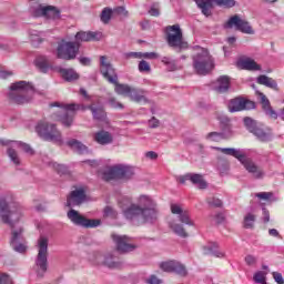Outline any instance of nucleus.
Masks as SVG:
<instances>
[{
	"instance_id": "f257e3e1",
	"label": "nucleus",
	"mask_w": 284,
	"mask_h": 284,
	"mask_svg": "<svg viewBox=\"0 0 284 284\" xmlns=\"http://www.w3.org/2000/svg\"><path fill=\"white\" fill-rule=\"evenodd\" d=\"M123 215L131 221L133 225H141V223H154L159 219V210L156 209V201L151 195H139L136 204L128 196H121L118 201Z\"/></svg>"
},
{
	"instance_id": "f03ea898",
	"label": "nucleus",
	"mask_w": 284,
	"mask_h": 284,
	"mask_svg": "<svg viewBox=\"0 0 284 284\" xmlns=\"http://www.w3.org/2000/svg\"><path fill=\"white\" fill-rule=\"evenodd\" d=\"M100 71L109 83H114L116 94H121L122 97H129V99H131V101H134L135 103H148V100L145 99V95H143V92L141 90L130 87L128 84H121L116 82L119 80L116 71H114L112 64L108 62V58H105V55L100 57Z\"/></svg>"
},
{
	"instance_id": "7ed1b4c3",
	"label": "nucleus",
	"mask_w": 284,
	"mask_h": 284,
	"mask_svg": "<svg viewBox=\"0 0 284 284\" xmlns=\"http://www.w3.org/2000/svg\"><path fill=\"white\" fill-rule=\"evenodd\" d=\"M22 219L23 206L14 202L12 194L0 195V221L6 223V225H10L12 230H17L14 225L19 223V221H22Z\"/></svg>"
},
{
	"instance_id": "20e7f679",
	"label": "nucleus",
	"mask_w": 284,
	"mask_h": 284,
	"mask_svg": "<svg viewBox=\"0 0 284 284\" xmlns=\"http://www.w3.org/2000/svg\"><path fill=\"white\" fill-rule=\"evenodd\" d=\"M91 110L93 119L97 121H105V111L101 106H84L81 104H63L58 110V115L54 116L55 121H61L62 125L70 128L72 125L73 115L77 110Z\"/></svg>"
},
{
	"instance_id": "39448f33",
	"label": "nucleus",
	"mask_w": 284,
	"mask_h": 284,
	"mask_svg": "<svg viewBox=\"0 0 284 284\" xmlns=\"http://www.w3.org/2000/svg\"><path fill=\"white\" fill-rule=\"evenodd\" d=\"M171 212L178 220H169V227H171L178 236L187 239V232H185L183 225H189V227H194L195 225L194 220L190 216V211L184 210L181 204H171Z\"/></svg>"
},
{
	"instance_id": "423d86ee",
	"label": "nucleus",
	"mask_w": 284,
	"mask_h": 284,
	"mask_svg": "<svg viewBox=\"0 0 284 284\" xmlns=\"http://www.w3.org/2000/svg\"><path fill=\"white\" fill-rule=\"evenodd\" d=\"M214 150H219V152H222V154L237 159L245 170L252 174L253 179H263L265 176V171L263 168L256 165V163H254L250 158L245 156V152L242 150L232 148H214Z\"/></svg>"
},
{
	"instance_id": "0eeeda50",
	"label": "nucleus",
	"mask_w": 284,
	"mask_h": 284,
	"mask_svg": "<svg viewBox=\"0 0 284 284\" xmlns=\"http://www.w3.org/2000/svg\"><path fill=\"white\" fill-rule=\"evenodd\" d=\"M34 92V85L27 81H18L10 85L8 97L13 103L18 105H23L32 101L30 97Z\"/></svg>"
},
{
	"instance_id": "6e6552de",
	"label": "nucleus",
	"mask_w": 284,
	"mask_h": 284,
	"mask_svg": "<svg viewBox=\"0 0 284 284\" xmlns=\"http://www.w3.org/2000/svg\"><path fill=\"white\" fill-rule=\"evenodd\" d=\"M193 68L196 74L205 77L214 70V60L207 49L199 48V51L193 55Z\"/></svg>"
},
{
	"instance_id": "1a4fd4ad",
	"label": "nucleus",
	"mask_w": 284,
	"mask_h": 284,
	"mask_svg": "<svg viewBox=\"0 0 284 284\" xmlns=\"http://www.w3.org/2000/svg\"><path fill=\"white\" fill-rule=\"evenodd\" d=\"M0 145H4L6 148H8L7 154L10 161L14 163V165H21V160L19 159V154H17V150H22L23 152L30 155L34 154V150H32L31 146L23 142L1 139Z\"/></svg>"
},
{
	"instance_id": "9d476101",
	"label": "nucleus",
	"mask_w": 284,
	"mask_h": 284,
	"mask_svg": "<svg viewBox=\"0 0 284 284\" xmlns=\"http://www.w3.org/2000/svg\"><path fill=\"white\" fill-rule=\"evenodd\" d=\"M36 132L41 136V139H44V141H53V143H62L63 141L61 131L57 129V125L49 123L45 120L37 123Z\"/></svg>"
},
{
	"instance_id": "9b49d317",
	"label": "nucleus",
	"mask_w": 284,
	"mask_h": 284,
	"mask_svg": "<svg viewBox=\"0 0 284 284\" xmlns=\"http://www.w3.org/2000/svg\"><path fill=\"white\" fill-rule=\"evenodd\" d=\"M37 248L38 256L36 258L34 272L38 276H43L48 272V237L40 236Z\"/></svg>"
},
{
	"instance_id": "f8f14e48",
	"label": "nucleus",
	"mask_w": 284,
	"mask_h": 284,
	"mask_svg": "<svg viewBox=\"0 0 284 284\" xmlns=\"http://www.w3.org/2000/svg\"><path fill=\"white\" fill-rule=\"evenodd\" d=\"M166 42L170 48L175 50H187L189 44L183 40V31H181V26L173 24L165 28Z\"/></svg>"
},
{
	"instance_id": "ddd939ff",
	"label": "nucleus",
	"mask_w": 284,
	"mask_h": 284,
	"mask_svg": "<svg viewBox=\"0 0 284 284\" xmlns=\"http://www.w3.org/2000/svg\"><path fill=\"white\" fill-rule=\"evenodd\" d=\"M134 176V166L118 164L109 168L103 173L104 181H114V179H121L122 181H128Z\"/></svg>"
},
{
	"instance_id": "4468645a",
	"label": "nucleus",
	"mask_w": 284,
	"mask_h": 284,
	"mask_svg": "<svg viewBox=\"0 0 284 284\" xmlns=\"http://www.w3.org/2000/svg\"><path fill=\"white\" fill-rule=\"evenodd\" d=\"M78 52L79 43L62 41L58 45L57 57L58 59H65L67 61H70L72 59H77Z\"/></svg>"
},
{
	"instance_id": "2eb2a0df",
	"label": "nucleus",
	"mask_w": 284,
	"mask_h": 284,
	"mask_svg": "<svg viewBox=\"0 0 284 284\" xmlns=\"http://www.w3.org/2000/svg\"><path fill=\"white\" fill-rule=\"evenodd\" d=\"M195 3L204 17H210L214 3L216 6H224L225 8H233L236 2L234 0H195Z\"/></svg>"
},
{
	"instance_id": "dca6fc26",
	"label": "nucleus",
	"mask_w": 284,
	"mask_h": 284,
	"mask_svg": "<svg viewBox=\"0 0 284 284\" xmlns=\"http://www.w3.org/2000/svg\"><path fill=\"white\" fill-rule=\"evenodd\" d=\"M67 216L73 225H78L79 227H99L101 225V220H88L79 211L73 209L67 213Z\"/></svg>"
},
{
	"instance_id": "f3484780",
	"label": "nucleus",
	"mask_w": 284,
	"mask_h": 284,
	"mask_svg": "<svg viewBox=\"0 0 284 284\" xmlns=\"http://www.w3.org/2000/svg\"><path fill=\"white\" fill-rule=\"evenodd\" d=\"M10 245L18 254H24L28 251V243L23 240V227L19 226L11 231Z\"/></svg>"
},
{
	"instance_id": "a211bd4d",
	"label": "nucleus",
	"mask_w": 284,
	"mask_h": 284,
	"mask_svg": "<svg viewBox=\"0 0 284 284\" xmlns=\"http://www.w3.org/2000/svg\"><path fill=\"white\" fill-rule=\"evenodd\" d=\"M244 125L248 132L258 139V141H270L272 139L270 132H265L261 126L256 124V121L251 118H244Z\"/></svg>"
},
{
	"instance_id": "6ab92c4d",
	"label": "nucleus",
	"mask_w": 284,
	"mask_h": 284,
	"mask_svg": "<svg viewBox=\"0 0 284 284\" xmlns=\"http://www.w3.org/2000/svg\"><path fill=\"white\" fill-rule=\"evenodd\" d=\"M90 261L93 262L94 265H105L111 270L120 267V264L116 261H114V255H112L111 253H108L105 255H103L100 252L93 253L90 257Z\"/></svg>"
},
{
	"instance_id": "aec40b11",
	"label": "nucleus",
	"mask_w": 284,
	"mask_h": 284,
	"mask_svg": "<svg viewBox=\"0 0 284 284\" xmlns=\"http://www.w3.org/2000/svg\"><path fill=\"white\" fill-rule=\"evenodd\" d=\"M111 239L113 243H115L118 252H120L121 254H125L128 252H133V250H136V245L131 244V240L126 235H119L116 233H113L111 235Z\"/></svg>"
},
{
	"instance_id": "412c9836",
	"label": "nucleus",
	"mask_w": 284,
	"mask_h": 284,
	"mask_svg": "<svg viewBox=\"0 0 284 284\" xmlns=\"http://www.w3.org/2000/svg\"><path fill=\"white\" fill-rule=\"evenodd\" d=\"M224 28H235L244 34H254V30L252 29V26H250V22L241 19L239 16L231 17L224 24Z\"/></svg>"
},
{
	"instance_id": "4be33fe9",
	"label": "nucleus",
	"mask_w": 284,
	"mask_h": 284,
	"mask_svg": "<svg viewBox=\"0 0 284 284\" xmlns=\"http://www.w3.org/2000/svg\"><path fill=\"white\" fill-rule=\"evenodd\" d=\"M256 104L253 101L243 99V98H235L230 101L229 110L230 112H241L243 110H254Z\"/></svg>"
},
{
	"instance_id": "5701e85b",
	"label": "nucleus",
	"mask_w": 284,
	"mask_h": 284,
	"mask_svg": "<svg viewBox=\"0 0 284 284\" xmlns=\"http://www.w3.org/2000/svg\"><path fill=\"white\" fill-rule=\"evenodd\" d=\"M160 267L161 270H163V272H174L175 274H180L181 276H185V274H187V271H185V266L178 261L162 262L160 264Z\"/></svg>"
},
{
	"instance_id": "b1692460",
	"label": "nucleus",
	"mask_w": 284,
	"mask_h": 284,
	"mask_svg": "<svg viewBox=\"0 0 284 284\" xmlns=\"http://www.w3.org/2000/svg\"><path fill=\"white\" fill-rule=\"evenodd\" d=\"M186 181H191V183L196 185L200 190H205V187H207V182H205L202 174L189 173L179 178V182L182 184H184Z\"/></svg>"
},
{
	"instance_id": "393cba45",
	"label": "nucleus",
	"mask_w": 284,
	"mask_h": 284,
	"mask_svg": "<svg viewBox=\"0 0 284 284\" xmlns=\"http://www.w3.org/2000/svg\"><path fill=\"white\" fill-rule=\"evenodd\" d=\"M85 201V191L83 189H75L70 193L67 199L68 207H74L81 205Z\"/></svg>"
},
{
	"instance_id": "a878e982",
	"label": "nucleus",
	"mask_w": 284,
	"mask_h": 284,
	"mask_svg": "<svg viewBox=\"0 0 284 284\" xmlns=\"http://www.w3.org/2000/svg\"><path fill=\"white\" fill-rule=\"evenodd\" d=\"M256 94L257 99H260L262 103V108L265 114L271 119H278V114L276 113V111H274V109H272V105H270V100L267 99V97H265V94H263L261 91H256Z\"/></svg>"
},
{
	"instance_id": "bb28decb",
	"label": "nucleus",
	"mask_w": 284,
	"mask_h": 284,
	"mask_svg": "<svg viewBox=\"0 0 284 284\" xmlns=\"http://www.w3.org/2000/svg\"><path fill=\"white\" fill-rule=\"evenodd\" d=\"M77 41H101L103 39V33L95 31H80L75 34Z\"/></svg>"
},
{
	"instance_id": "cd10ccee",
	"label": "nucleus",
	"mask_w": 284,
	"mask_h": 284,
	"mask_svg": "<svg viewBox=\"0 0 284 284\" xmlns=\"http://www.w3.org/2000/svg\"><path fill=\"white\" fill-rule=\"evenodd\" d=\"M213 90L223 94L230 90V77L222 75L213 83Z\"/></svg>"
},
{
	"instance_id": "c85d7f7f",
	"label": "nucleus",
	"mask_w": 284,
	"mask_h": 284,
	"mask_svg": "<svg viewBox=\"0 0 284 284\" xmlns=\"http://www.w3.org/2000/svg\"><path fill=\"white\" fill-rule=\"evenodd\" d=\"M94 141L99 143V145H110L114 141V136H112V133L101 130L94 133L93 136Z\"/></svg>"
},
{
	"instance_id": "c756f323",
	"label": "nucleus",
	"mask_w": 284,
	"mask_h": 284,
	"mask_svg": "<svg viewBox=\"0 0 284 284\" xmlns=\"http://www.w3.org/2000/svg\"><path fill=\"white\" fill-rule=\"evenodd\" d=\"M237 68L241 70H251L252 72H258L261 64L256 63L253 59L245 58L237 61Z\"/></svg>"
},
{
	"instance_id": "7c9ffc66",
	"label": "nucleus",
	"mask_w": 284,
	"mask_h": 284,
	"mask_svg": "<svg viewBox=\"0 0 284 284\" xmlns=\"http://www.w3.org/2000/svg\"><path fill=\"white\" fill-rule=\"evenodd\" d=\"M203 254L215 256V258H225V252L219 250V245L216 243H210L202 247Z\"/></svg>"
},
{
	"instance_id": "2f4dec72",
	"label": "nucleus",
	"mask_w": 284,
	"mask_h": 284,
	"mask_svg": "<svg viewBox=\"0 0 284 284\" xmlns=\"http://www.w3.org/2000/svg\"><path fill=\"white\" fill-rule=\"evenodd\" d=\"M232 136V131L229 129L227 132H211L206 134V141L219 143V141H223V139H229Z\"/></svg>"
},
{
	"instance_id": "473e14b6",
	"label": "nucleus",
	"mask_w": 284,
	"mask_h": 284,
	"mask_svg": "<svg viewBox=\"0 0 284 284\" xmlns=\"http://www.w3.org/2000/svg\"><path fill=\"white\" fill-rule=\"evenodd\" d=\"M255 196L260 199L261 205H272L276 201V196L272 192H260Z\"/></svg>"
},
{
	"instance_id": "72a5a7b5",
	"label": "nucleus",
	"mask_w": 284,
	"mask_h": 284,
	"mask_svg": "<svg viewBox=\"0 0 284 284\" xmlns=\"http://www.w3.org/2000/svg\"><path fill=\"white\" fill-rule=\"evenodd\" d=\"M67 145L71 148V150H74V152H78V154H88V146H85L83 143H81L79 140L72 139L67 142Z\"/></svg>"
},
{
	"instance_id": "f704fd0d",
	"label": "nucleus",
	"mask_w": 284,
	"mask_h": 284,
	"mask_svg": "<svg viewBox=\"0 0 284 284\" xmlns=\"http://www.w3.org/2000/svg\"><path fill=\"white\" fill-rule=\"evenodd\" d=\"M256 82L260 85H265L266 88H271V90H278V83H276V80H274L267 75L257 77Z\"/></svg>"
},
{
	"instance_id": "c9c22d12",
	"label": "nucleus",
	"mask_w": 284,
	"mask_h": 284,
	"mask_svg": "<svg viewBox=\"0 0 284 284\" xmlns=\"http://www.w3.org/2000/svg\"><path fill=\"white\" fill-rule=\"evenodd\" d=\"M41 14L42 17H47V19H59L61 17V12L54 7H43Z\"/></svg>"
},
{
	"instance_id": "e433bc0d",
	"label": "nucleus",
	"mask_w": 284,
	"mask_h": 284,
	"mask_svg": "<svg viewBox=\"0 0 284 284\" xmlns=\"http://www.w3.org/2000/svg\"><path fill=\"white\" fill-rule=\"evenodd\" d=\"M60 74L64 81H77L79 79V73L74 69H61Z\"/></svg>"
},
{
	"instance_id": "4c0bfd02",
	"label": "nucleus",
	"mask_w": 284,
	"mask_h": 284,
	"mask_svg": "<svg viewBox=\"0 0 284 284\" xmlns=\"http://www.w3.org/2000/svg\"><path fill=\"white\" fill-rule=\"evenodd\" d=\"M36 65L41 70V72H48V69L50 68V62L48 61V58L45 57H39L36 59Z\"/></svg>"
},
{
	"instance_id": "58836bf2",
	"label": "nucleus",
	"mask_w": 284,
	"mask_h": 284,
	"mask_svg": "<svg viewBox=\"0 0 284 284\" xmlns=\"http://www.w3.org/2000/svg\"><path fill=\"white\" fill-rule=\"evenodd\" d=\"M254 283L257 284H267V273L263 271H257L253 275Z\"/></svg>"
},
{
	"instance_id": "ea45409f",
	"label": "nucleus",
	"mask_w": 284,
	"mask_h": 284,
	"mask_svg": "<svg viewBox=\"0 0 284 284\" xmlns=\"http://www.w3.org/2000/svg\"><path fill=\"white\" fill-rule=\"evenodd\" d=\"M254 223H256V215L252 213H247L244 216V227L246 230H252V227H254Z\"/></svg>"
},
{
	"instance_id": "a19ab883",
	"label": "nucleus",
	"mask_w": 284,
	"mask_h": 284,
	"mask_svg": "<svg viewBox=\"0 0 284 284\" xmlns=\"http://www.w3.org/2000/svg\"><path fill=\"white\" fill-rule=\"evenodd\" d=\"M114 11L110 8H104L101 12L100 19L102 23H110V19H112V13Z\"/></svg>"
},
{
	"instance_id": "79ce46f5",
	"label": "nucleus",
	"mask_w": 284,
	"mask_h": 284,
	"mask_svg": "<svg viewBox=\"0 0 284 284\" xmlns=\"http://www.w3.org/2000/svg\"><path fill=\"white\" fill-rule=\"evenodd\" d=\"M50 168H53L58 174H68V166L57 162H49Z\"/></svg>"
},
{
	"instance_id": "37998d69",
	"label": "nucleus",
	"mask_w": 284,
	"mask_h": 284,
	"mask_svg": "<svg viewBox=\"0 0 284 284\" xmlns=\"http://www.w3.org/2000/svg\"><path fill=\"white\" fill-rule=\"evenodd\" d=\"M29 37H30V41L33 43V45L37 43H41V41H43L41 39V32H39L37 30L30 31Z\"/></svg>"
},
{
	"instance_id": "c03bdc74",
	"label": "nucleus",
	"mask_w": 284,
	"mask_h": 284,
	"mask_svg": "<svg viewBox=\"0 0 284 284\" xmlns=\"http://www.w3.org/2000/svg\"><path fill=\"white\" fill-rule=\"evenodd\" d=\"M139 72H151L152 68L150 67V63L145 60H142L138 64Z\"/></svg>"
},
{
	"instance_id": "a18cd8bd",
	"label": "nucleus",
	"mask_w": 284,
	"mask_h": 284,
	"mask_svg": "<svg viewBox=\"0 0 284 284\" xmlns=\"http://www.w3.org/2000/svg\"><path fill=\"white\" fill-rule=\"evenodd\" d=\"M0 284H14L12 278L6 273L0 272Z\"/></svg>"
},
{
	"instance_id": "49530a36",
	"label": "nucleus",
	"mask_w": 284,
	"mask_h": 284,
	"mask_svg": "<svg viewBox=\"0 0 284 284\" xmlns=\"http://www.w3.org/2000/svg\"><path fill=\"white\" fill-rule=\"evenodd\" d=\"M209 205L212 207H221L223 205V202L216 197H212L207 200Z\"/></svg>"
},
{
	"instance_id": "de8ad7c7",
	"label": "nucleus",
	"mask_w": 284,
	"mask_h": 284,
	"mask_svg": "<svg viewBox=\"0 0 284 284\" xmlns=\"http://www.w3.org/2000/svg\"><path fill=\"white\" fill-rule=\"evenodd\" d=\"M104 216H111V219H116V211L112 206H106L104 209Z\"/></svg>"
},
{
	"instance_id": "09e8293b",
	"label": "nucleus",
	"mask_w": 284,
	"mask_h": 284,
	"mask_svg": "<svg viewBox=\"0 0 284 284\" xmlns=\"http://www.w3.org/2000/svg\"><path fill=\"white\" fill-rule=\"evenodd\" d=\"M212 221H213V223H216L219 225V224L223 223V221H225V215H223V213H217L212 216Z\"/></svg>"
},
{
	"instance_id": "8fccbe9b",
	"label": "nucleus",
	"mask_w": 284,
	"mask_h": 284,
	"mask_svg": "<svg viewBox=\"0 0 284 284\" xmlns=\"http://www.w3.org/2000/svg\"><path fill=\"white\" fill-rule=\"evenodd\" d=\"M272 276L275 281V283L277 284H284V278H283V274L278 273V272H273Z\"/></svg>"
},
{
	"instance_id": "3c124183",
	"label": "nucleus",
	"mask_w": 284,
	"mask_h": 284,
	"mask_svg": "<svg viewBox=\"0 0 284 284\" xmlns=\"http://www.w3.org/2000/svg\"><path fill=\"white\" fill-rule=\"evenodd\" d=\"M142 59H159V53H156V52H142Z\"/></svg>"
},
{
	"instance_id": "603ef678",
	"label": "nucleus",
	"mask_w": 284,
	"mask_h": 284,
	"mask_svg": "<svg viewBox=\"0 0 284 284\" xmlns=\"http://www.w3.org/2000/svg\"><path fill=\"white\" fill-rule=\"evenodd\" d=\"M162 63L165 65H171L169 67V70H176V68H174V62H172V60L168 57L162 58Z\"/></svg>"
},
{
	"instance_id": "864d4df0",
	"label": "nucleus",
	"mask_w": 284,
	"mask_h": 284,
	"mask_svg": "<svg viewBox=\"0 0 284 284\" xmlns=\"http://www.w3.org/2000/svg\"><path fill=\"white\" fill-rule=\"evenodd\" d=\"M14 72L8 70H0V79H10Z\"/></svg>"
},
{
	"instance_id": "5fc2aeb1",
	"label": "nucleus",
	"mask_w": 284,
	"mask_h": 284,
	"mask_svg": "<svg viewBox=\"0 0 284 284\" xmlns=\"http://www.w3.org/2000/svg\"><path fill=\"white\" fill-rule=\"evenodd\" d=\"M113 12H115V14H121V17H128V11L123 7L113 9Z\"/></svg>"
},
{
	"instance_id": "6e6d98bb",
	"label": "nucleus",
	"mask_w": 284,
	"mask_h": 284,
	"mask_svg": "<svg viewBox=\"0 0 284 284\" xmlns=\"http://www.w3.org/2000/svg\"><path fill=\"white\" fill-rule=\"evenodd\" d=\"M148 284H161V280H159L156 276L151 275L148 280H146Z\"/></svg>"
},
{
	"instance_id": "4d7b16f0",
	"label": "nucleus",
	"mask_w": 284,
	"mask_h": 284,
	"mask_svg": "<svg viewBox=\"0 0 284 284\" xmlns=\"http://www.w3.org/2000/svg\"><path fill=\"white\" fill-rule=\"evenodd\" d=\"M245 263H246L247 265H254V264H256V257L253 256V255H247V256L245 257Z\"/></svg>"
},
{
	"instance_id": "13d9d810",
	"label": "nucleus",
	"mask_w": 284,
	"mask_h": 284,
	"mask_svg": "<svg viewBox=\"0 0 284 284\" xmlns=\"http://www.w3.org/2000/svg\"><path fill=\"white\" fill-rule=\"evenodd\" d=\"M160 122L156 118H152L151 120H149V128H159Z\"/></svg>"
},
{
	"instance_id": "bf43d9fd",
	"label": "nucleus",
	"mask_w": 284,
	"mask_h": 284,
	"mask_svg": "<svg viewBox=\"0 0 284 284\" xmlns=\"http://www.w3.org/2000/svg\"><path fill=\"white\" fill-rule=\"evenodd\" d=\"M128 57L133 59H143V52H130L128 53Z\"/></svg>"
},
{
	"instance_id": "052dcab7",
	"label": "nucleus",
	"mask_w": 284,
	"mask_h": 284,
	"mask_svg": "<svg viewBox=\"0 0 284 284\" xmlns=\"http://www.w3.org/2000/svg\"><path fill=\"white\" fill-rule=\"evenodd\" d=\"M146 159H151L152 161H154V159H159V154H156V152L154 151H149L145 153Z\"/></svg>"
},
{
	"instance_id": "680f3d73",
	"label": "nucleus",
	"mask_w": 284,
	"mask_h": 284,
	"mask_svg": "<svg viewBox=\"0 0 284 284\" xmlns=\"http://www.w3.org/2000/svg\"><path fill=\"white\" fill-rule=\"evenodd\" d=\"M109 103H110L111 108H123V104H121V102H116V100H114V99H110Z\"/></svg>"
},
{
	"instance_id": "e2e57ef3",
	"label": "nucleus",
	"mask_w": 284,
	"mask_h": 284,
	"mask_svg": "<svg viewBox=\"0 0 284 284\" xmlns=\"http://www.w3.org/2000/svg\"><path fill=\"white\" fill-rule=\"evenodd\" d=\"M149 14H151V17H159V14H160L159 8L151 7V9L149 10Z\"/></svg>"
},
{
	"instance_id": "0e129e2a",
	"label": "nucleus",
	"mask_w": 284,
	"mask_h": 284,
	"mask_svg": "<svg viewBox=\"0 0 284 284\" xmlns=\"http://www.w3.org/2000/svg\"><path fill=\"white\" fill-rule=\"evenodd\" d=\"M263 210V216H264V223H270V211H267L265 207Z\"/></svg>"
},
{
	"instance_id": "69168bd1",
	"label": "nucleus",
	"mask_w": 284,
	"mask_h": 284,
	"mask_svg": "<svg viewBox=\"0 0 284 284\" xmlns=\"http://www.w3.org/2000/svg\"><path fill=\"white\" fill-rule=\"evenodd\" d=\"M85 163H88V165H90L91 168H99L100 162L97 160H88L85 161Z\"/></svg>"
},
{
	"instance_id": "338daca9",
	"label": "nucleus",
	"mask_w": 284,
	"mask_h": 284,
	"mask_svg": "<svg viewBox=\"0 0 284 284\" xmlns=\"http://www.w3.org/2000/svg\"><path fill=\"white\" fill-rule=\"evenodd\" d=\"M268 234L270 236H274L275 239H277V236H281V234L278 233V230L276 229L268 230Z\"/></svg>"
},
{
	"instance_id": "774afa93",
	"label": "nucleus",
	"mask_w": 284,
	"mask_h": 284,
	"mask_svg": "<svg viewBox=\"0 0 284 284\" xmlns=\"http://www.w3.org/2000/svg\"><path fill=\"white\" fill-rule=\"evenodd\" d=\"M80 63L82 65H90V58H80Z\"/></svg>"
}]
</instances>
